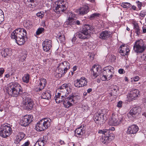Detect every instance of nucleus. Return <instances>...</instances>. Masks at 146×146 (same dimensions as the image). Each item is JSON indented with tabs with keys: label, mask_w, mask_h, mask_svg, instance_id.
I'll return each mask as SVG.
<instances>
[{
	"label": "nucleus",
	"mask_w": 146,
	"mask_h": 146,
	"mask_svg": "<svg viewBox=\"0 0 146 146\" xmlns=\"http://www.w3.org/2000/svg\"><path fill=\"white\" fill-rule=\"evenodd\" d=\"M104 114L102 113L96 114L94 119L97 124L101 125L103 124L104 121Z\"/></svg>",
	"instance_id": "obj_17"
},
{
	"label": "nucleus",
	"mask_w": 146,
	"mask_h": 146,
	"mask_svg": "<svg viewBox=\"0 0 146 146\" xmlns=\"http://www.w3.org/2000/svg\"><path fill=\"white\" fill-rule=\"evenodd\" d=\"M51 96L49 91H46L43 92L41 96L42 98L49 100L51 98Z\"/></svg>",
	"instance_id": "obj_32"
},
{
	"label": "nucleus",
	"mask_w": 146,
	"mask_h": 146,
	"mask_svg": "<svg viewBox=\"0 0 146 146\" xmlns=\"http://www.w3.org/2000/svg\"><path fill=\"white\" fill-rule=\"evenodd\" d=\"M27 56V53L26 52L20 54L19 56L20 60L22 62L24 61L26 58Z\"/></svg>",
	"instance_id": "obj_35"
},
{
	"label": "nucleus",
	"mask_w": 146,
	"mask_h": 146,
	"mask_svg": "<svg viewBox=\"0 0 146 146\" xmlns=\"http://www.w3.org/2000/svg\"><path fill=\"white\" fill-rule=\"evenodd\" d=\"M89 56L91 60H93L94 59V55L93 54H89Z\"/></svg>",
	"instance_id": "obj_54"
},
{
	"label": "nucleus",
	"mask_w": 146,
	"mask_h": 146,
	"mask_svg": "<svg viewBox=\"0 0 146 146\" xmlns=\"http://www.w3.org/2000/svg\"><path fill=\"white\" fill-rule=\"evenodd\" d=\"M111 60L112 61H114L115 59V57L113 55H111Z\"/></svg>",
	"instance_id": "obj_57"
},
{
	"label": "nucleus",
	"mask_w": 146,
	"mask_h": 146,
	"mask_svg": "<svg viewBox=\"0 0 146 146\" xmlns=\"http://www.w3.org/2000/svg\"><path fill=\"white\" fill-rule=\"evenodd\" d=\"M68 14L69 16V17H72L73 18V17H75V14L71 12L69 13Z\"/></svg>",
	"instance_id": "obj_52"
},
{
	"label": "nucleus",
	"mask_w": 146,
	"mask_h": 146,
	"mask_svg": "<svg viewBox=\"0 0 146 146\" xmlns=\"http://www.w3.org/2000/svg\"><path fill=\"white\" fill-rule=\"evenodd\" d=\"M77 68V67L76 66H73V68H72L73 70V71L74 72V71H75L76 70Z\"/></svg>",
	"instance_id": "obj_61"
},
{
	"label": "nucleus",
	"mask_w": 146,
	"mask_h": 146,
	"mask_svg": "<svg viewBox=\"0 0 146 146\" xmlns=\"http://www.w3.org/2000/svg\"><path fill=\"white\" fill-rule=\"evenodd\" d=\"M143 32V33H146V25L143 26L142 28Z\"/></svg>",
	"instance_id": "obj_56"
},
{
	"label": "nucleus",
	"mask_w": 146,
	"mask_h": 146,
	"mask_svg": "<svg viewBox=\"0 0 146 146\" xmlns=\"http://www.w3.org/2000/svg\"><path fill=\"white\" fill-rule=\"evenodd\" d=\"M114 139L113 135L112 134H108V135L105 136L104 137H102L100 138L101 141L106 144L109 143L112 140Z\"/></svg>",
	"instance_id": "obj_21"
},
{
	"label": "nucleus",
	"mask_w": 146,
	"mask_h": 146,
	"mask_svg": "<svg viewBox=\"0 0 146 146\" xmlns=\"http://www.w3.org/2000/svg\"><path fill=\"white\" fill-rule=\"evenodd\" d=\"M139 129V127L137 125L133 124L128 127L126 133L127 135L134 134L137 133Z\"/></svg>",
	"instance_id": "obj_20"
},
{
	"label": "nucleus",
	"mask_w": 146,
	"mask_h": 146,
	"mask_svg": "<svg viewBox=\"0 0 146 146\" xmlns=\"http://www.w3.org/2000/svg\"><path fill=\"white\" fill-rule=\"evenodd\" d=\"M118 72L120 74H122L125 73V71L123 69L120 68L118 70Z\"/></svg>",
	"instance_id": "obj_50"
},
{
	"label": "nucleus",
	"mask_w": 146,
	"mask_h": 146,
	"mask_svg": "<svg viewBox=\"0 0 146 146\" xmlns=\"http://www.w3.org/2000/svg\"><path fill=\"white\" fill-rule=\"evenodd\" d=\"M121 115H118L116 113H113L111 118L109 121L110 125L117 126L120 124L122 121V119Z\"/></svg>",
	"instance_id": "obj_11"
},
{
	"label": "nucleus",
	"mask_w": 146,
	"mask_h": 146,
	"mask_svg": "<svg viewBox=\"0 0 146 146\" xmlns=\"http://www.w3.org/2000/svg\"><path fill=\"white\" fill-rule=\"evenodd\" d=\"M58 40L60 41V43H64L65 41L64 36V35H61L59 36Z\"/></svg>",
	"instance_id": "obj_43"
},
{
	"label": "nucleus",
	"mask_w": 146,
	"mask_h": 146,
	"mask_svg": "<svg viewBox=\"0 0 146 146\" xmlns=\"http://www.w3.org/2000/svg\"><path fill=\"white\" fill-rule=\"evenodd\" d=\"M114 74V68L110 66H106L104 68L103 75L100 76V78L102 81L110 80Z\"/></svg>",
	"instance_id": "obj_3"
},
{
	"label": "nucleus",
	"mask_w": 146,
	"mask_h": 146,
	"mask_svg": "<svg viewBox=\"0 0 146 146\" xmlns=\"http://www.w3.org/2000/svg\"><path fill=\"white\" fill-rule=\"evenodd\" d=\"M22 106L26 110H29L32 109L33 106V100L28 93H25L23 95Z\"/></svg>",
	"instance_id": "obj_5"
},
{
	"label": "nucleus",
	"mask_w": 146,
	"mask_h": 146,
	"mask_svg": "<svg viewBox=\"0 0 146 146\" xmlns=\"http://www.w3.org/2000/svg\"><path fill=\"white\" fill-rule=\"evenodd\" d=\"M85 132V128L84 126H82V125L76 129L75 135L76 136H78L77 135H83Z\"/></svg>",
	"instance_id": "obj_25"
},
{
	"label": "nucleus",
	"mask_w": 146,
	"mask_h": 146,
	"mask_svg": "<svg viewBox=\"0 0 146 146\" xmlns=\"http://www.w3.org/2000/svg\"><path fill=\"white\" fill-rule=\"evenodd\" d=\"M89 7L87 5L83 6L79 9V14L84 15L87 14L89 11Z\"/></svg>",
	"instance_id": "obj_26"
},
{
	"label": "nucleus",
	"mask_w": 146,
	"mask_h": 146,
	"mask_svg": "<svg viewBox=\"0 0 146 146\" xmlns=\"http://www.w3.org/2000/svg\"><path fill=\"white\" fill-rule=\"evenodd\" d=\"M76 38L75 37H73L72 39V41L73 43H74L76 40Z\"/></svg>",
	"instance_id": "obj_59"
},
{
	"label": "nucleus",
	"mask_w": 146,
	"mask_h": 146,
	"mask_svg": "<svg viewBox=\"0 0 146 146\" xmlns=\"http://www.w3.org/2000/svg\"><path fill=\"white\" fill-rule=\"evenodd\" d=\"M27 32L23 28H19L14 31L12 33L11 37L15 39L17 44L19 45L24 44L25 42Z\"/></svg>",
	"instance_id": "obj_1"
},
{
	"label": "nucleus",
	"mask_w": 146,
	"mask_h": 146,
	"mask_svg": "<svg viewBox=\"0 0 146 146\" xmlns=\"http://www.w3.org/2000/svg\"><path fill=\"white\" fill-rule=\"evenodd\" d=\"M101 70V68L100 65H95L92 67L91 74L93 79L96 78L99 75Z\"/></svg>",
	"instance_id": "obj_18"
},
{
	"label": "nucleus",
	"mask_w": 146,
	"mask_h": 146,
	"mask_svg": "<svg viewBox=\"0 0 146 146\" xmlns=\"http://www.w3.org/2000/svg\"><path fill=\"white\" fill-rule=\"evenodd\" d=\"M46 143L45 140L40 139L36 142L34 146H44Z\"/></svg>",
	"instance_id": "obj_34"
},
{
	"label": "nucleus",
	"mask_w": 146,
	"mask_h": 146,
	"mask_svg": "<svg viewBox=\"0 0 146 146\" xmlns=\"http://www.w3.org/2000/svg\"><path fill=\"white\" fill-rule=\"evenodd\" d=\"M4 20V15L3 11L0 9V24Z\"/></svg>",
	"instance_id": "obj_42"
},
{
	"label": "nucleus",
	"mask_w": 146,
	"mask_h": 146,
	"mask_svg": "<svg viewBox=\"0 0 146 146\" xmlns=\"http://www.w3.org/2000/svg\"><path fill=\"white\" fill-rule=\"evenodd\" d=\"M136 3L137 4V6L139 10H140L141 9V7L142 6V3L138 1H136Z\"/></svg>",
	"instance_id": "obj_48"
},
{
	"label": "nucleus",
	"mask_w": 146,
	"mask_h": 146,
	"mask_svg": "<svg viewBox=\"0 0 146 146\" xmlns=\"http://www.w3.org/2000/svg\"><path fill=\"white\" fill-rule=\"evenodd\" d=\"M21 87L20 84L17 82L9 84L6 88V92L12 96L17 97L22 92Z\"/></svg>",
	"instance_id": "obj_2"
},
{
	"label": "nucleus",
	"mask_w": 146,
	"mask_h": 146,
	"mask_svg": "<svg viewBox=\"0 0 146 146\" xmlns=\"http://www.w3.org/2000/svg\"><path fill=\"white\" fill-rule=\"evenodd\" d=\"M51 41L48 39L45 40L42 42L43 50L46 52L49 51L51 47Z\"/></svg>",
	"instance_id": "obj_22"
},
{
	"label": "nucleus",
	"mask_w": 146,
	"mask_h": 146,
	"mask_svg": "<svg viewBox=\"0 0 146 146\" xmlns=\"http://www.w3.org/2000/svg\"><path fill=\"white\" fill-rule=\"evenodd\" d=\"M127 116L130 120H133L135 117V115L134 114L131 113L130 112L127 114Z\"/></svg>",
	"instance_id": "obj_44"
},
{
	"label": "nucleus",
	"mask_w": 146,
	"mask_h": 146,
	"mask_svg": "<svg viewBox=\"0 0 146 146\" xmlns=\"http://www.w3.org/2000/svg\"><path fill=\"white\" fill-rule=\"evenodd\" d=\"M33 25L32 22L30 20H28L26 21L24 23V25L26 27H31Z\"/></svg>",
	"instance_id": "obj_40"
},
{
	"label": "nucleus",
	"mask_w": 146,
	"mask_h": 146,
	"mask_svg": "<svg viewBox=\"0 0 146 146\" xmlns=\"http://www.w3.org/2000/svg\"><path fill=\"white\" fill-rule=\"evenodd\" d=\"M29 6L33 8V7H35V5L34 4L33 5V4H32V3L30 4L29 5Z\"/></svg>",
	"instance_id": "obj_62"
},
{
	"label": "nucleus",
	"mask_w": 146,
	"mask_h": 146,
	"mask_svg": "<svg viewBox=\"0 0 146 146\" xmlns=\"http://www.w3.org/2000/svg\"><path fill=\"white\" fill-rule=\"evenodd\" d=\"M92 91V88H89L87 90V92L88 93H89L91 92Z\"/></svg>",
	"instance_id": "obj_63"
},
{
	"label": "nucleus",
	"mask_w": 146,
	"mask_h": 146,
	"mask_svg": "<svg viewBox=\"0 0 146 146\" xmlns=\"http://www.w3.org/2000/svg\"><path fill=\"white\" fill-rule=\"evenodd\" d=\"M122 102L121 101H119L118 102L117 105V106L118 107L120 108L122 106Z\"/></svg>",
	"instance_id": "obj_53"
},
{
	"label": "nucleus",
	"mask_w": 146,
	"mask_h": 146,
	"mask_svg": "<svg viewBox=\"0 0 146 146\" xmlns=\"http://www.w3.org/2000/svg\"><path fill=\"white\" fill-rule=\"evenodd\" d=\"M1 54L2 56L6 57L7 56H11L12 54V50L11 48H7L2 50Z\"/></svg>",
	"instance_id": "obj_27"
},
{
	"label": "nucleus",
	"mask_w": 146,
	"mask_h": 146,
	"mask_svg": "<svg viewBox=\"0 0 146 146\" xmlns=\"http://www.w3.org/2000/svg\"><path fill=\"white\" fill-rule=\"evenodd\" d=\"M56 102L57 103H59L62 102H63L65 98V97H61L60 95L56 93V95L54 98Z\"/></svg>",
	"instance_id": "obj_30"
},
{
	"label": "nucleus",
	"mask_w": 146,
	"mask_h": 146,
	"mask_svg": "<svg viewBox=\"0 0 146 146\" xmlns=\"http://www.w3.org/2000/svg\"><path fill=\"white\" fill-rule=\"evenodd\" d=\"M44 29L43 28H38L36 32V35H38L42 33L44 31Z\"/></svg>",
	"instance_id": "obj_45"
},
{
	"label": "nucleus",
	"mask_w": 146,
	"mask_h": 146,
	"mask_svg": "<svg viewBox=\"0 0 146 146\" xmlns=\"http://www.w3.org/2000/svg\"><path fill=\"white\" fill-rule=\"evenodd\" d=\"M134 29L135 32L138 35L140 33V29L138 25L137 24H134Z\"/></svg>",
	"instance_id": "obj_36"
},
{
	"label": "nucleus",
	"mask_w": 146,
	"mask_h": 146,
	"mask_svg": "<svg viewBox=\"0 0 146 146\" xmlns=\"http://www.w3.org/2000/svg\"><path fill=\"white\" fill-rule=\"evenodd\" d=\"M145 46H144L143 42L141 40L136 41L133 46V49L135 52L138 53L143 52L145 50Z\"/></svg>",
	"instance_id": "obj_12"
},
{
	"label": "nucleus",
	"mask_w": 146,
	"mask_h": 146,
	"mask_svg": "<svg viewBox=\"0 0 146 146\" xmlns=\"http://www.w3.org/2000/svg\"><path fill=\"white\" fill-rule=\"evenodd\" d=\"M140 111V109L139 107H134L130 111V113L134 114L135 115L137 113H139Z\"/></svg>",
	"instance_id": "obj_33"
},
{
	"label": "nucleus",
	"mask_w": 146,
	"mask_h": 146,
	"mask_svg": "<svg viewBox=\"0 0 146 146\" xmlns=\"http://www.w3.org/2000/svg\"><path fill=\"white\" fill-rule=\"evenodd\" d=\"M65 24L73 27L75 25V20L72 17H69L65 23Z\"/></svg>",
	"instance_id": "obj_31"
},
{
	"label": "nucleus",
	"mask_w": 146,
	"mask_h": 146,
	"mask_svg": "<svg viewBox=\"0 0 146 146\" xmlns=\"http://www.w3.org/2000/svg\"><path fill=\"white\" fill-rule=\"evenodd\" d=\"M75 25L76 24L78 25H80V22L78 20H75Z\"/></svg>",
	"instance_id": "obj_58"
},
{
	"label": "nucleus",
	"mask_w": 146,
	"mask_h": 146,
	"mask_svg": "<svg viewBox=\"0 0 146 146\" xmlns=\"http://www.w3.org/2000/svg\"><path fill=\"white\" fill-rule=\"evenodd\" d=\"M46 84V81L45 79L43 78H41L39 82V85H38L40 86L39 88V91H40L43 89L45 87Z\"/></svg>",
	"instance_id": "obj_29"
},
{
	"label": "nucleus",
	"mask_w": 146,
	"mask_h": 146,
	"mask_svg": "<svg viewBox=\"0 0 146 146\" xmlns=\"http://www.w3.org/2000/svg\"><path fill=\"white\" fill-rule=\"evenodd\" d=\"M130 51L129 46H125L124 45H122L120 46V53L123 56H124L127 55Z\"/></svg>",
	"instance_id": "obj_24"
},
{
	"label": "nucleus",
	"mask_w": 146,
	"mask_h": 146,
	"mask_svg": "<svg viewBox=\"0 0 146 146\" xmlns=\"http://www.w3.org/2000/svg\"><path fill=\"white\" fill-rule=\"evenodd\" d=\"M65 2L61 0H58L53 3V7L54 11L57 13H61L66 9L65 5Z\"/></svg>",
	"instance_id": "obj_9"
},
{
	"label": "nucleus",
	"mask_w": 146,
	"mask_h": 146,
	"mask_svg": "<svg viewBox=\"0 0 146 146\" xmlns=\"http://www.w3.org/2000/svg\"><path fill=\"white\" fill-rule=\"evenodd\" d=\"M5 70L3 68L0 69V77L3 76V75L4 72Z\"/></svg>",
	"instance_id": "obj_49"
},
{
	"label": "nucleus",
	"mask_w": 146,
	"mask_h": 146,
	"mask_svg": "<svg viewBox=\"0 0 146 146\" xmlns=\"http://www.w3.org/2000/svg\"><path fill=\"white\" fill-rule=\"evenodd\" d=\"M12 130L9 124L5 123L1 125L0 128V135L3 138L9 136L12 133Z\"/></svg>",
	"instance_id": "obj_7"
},
{
	"label": "nucleus",
	"mask_w": 146,
	"mask_h": 146,
	"mask_svg": "<svg viewBox=\"0 0 146 146\" xmlns=\"http://www.w3.org/2000/svg\"><path fill=\"white\" fill-rule=\"evenodd\" d=\"M118 88L116 85L112 86L111 88V92L107 95V99L109 101H112L111 98L113 96H116L117 95V91Z\"/></svg>",
	"instance_id": "obj_19"
},
{
	"label": "nucleus",
	"mask_w": 146,
	"mask_h": 146,
	"mask_svg": "<svg viewBox=\"0 0 146 146\" xmlns=\"http://www.w3.org/2000/svg\"><path fill=\"white\" fill-rule=\"evenodd\" d=\"M109 130L107 129L102 130H99L98 131V133H99L105 135H107V133L109 132Z\"/></svg>",
	"instance_id": "obj_41"
},
{
	"label": "nucleus",
	"mask_w": 146,
	"mask_h": 146,
	"mask_svg": "<svg viewBox=\"0 0 146 146\" xmlns=\"http://www.w3.org/2000/svg\"><path fill=\"white\" fill-rule=\"evenodd\" d=\"M47 59H44L43 60V64H45L47 62V61L48 60Z\"/></svg>",
	"instance_id": "obj_64"
},
{
	"label": "nucleus",
	"mask_w": 146,
	"mask_h": 146,
	"mask_svg": "<svg viewBox=\"0 0 146 146\" xmlns=\"http://www.w3.org/2000/svg\"><path fill=\"white\" fill-rule=\"evenodd\" d=\"M25 136V134L22 132H19L17 135L14 143H17L19 142Z\"/></svg>",
	"instance_id": "obj_28"
},
{
	"label": "nucleus",
	"mask_w": 146,
	"mask_h": 146,
	"mask_svg": "<svg viewBox=\"0 0 146 146\" xmlns=\"http://www.w3.org/2000/svg\"><path fill=\"white\" fill-rule=\"evenodd\" d=\"M29 75L28 74L25 75L22 78L23 81L26 83H28L29 81Z\"/></svg>",
	"instance_id": "obj_37"
},
{
	"label": "nucleus",
	"mask_w": 146,
	"mask_h": 146,
	"mask_svg": "<svg viewBox=\"0 0 146 146\" xmlns=\"http://www.w3.org/2000/svg\"><path fill=\"white\" fill-rule=\"evenodd\" d=\"M30 144V142L29 141H27L25 142L23 145V146H28Z\"/></svg>",
	"instance_id": "obj_55"
},
{
	"label": "nucleus",
	"mask_w": 146,
	"mask_h": 146,
	"mask_svg": "<svg viewBox=\"0 0 146 146\" xmlns=\"http://www.w3.org/2000/svg\"><path fill=\"white\" fill-rule=\"evenodd\" d=\"M83 110L85 111H87L88 110L89 107L87 106H85L82 107Z\"/></svg>",
	"instance_id": "obj_51"
},
{
	"label": "nucleus",
	"mask_w": 146,
	"mask_h": 146,
	"mask_svg": "<svg viewBox=\"0 0 146 146\" xmlns=\"http://www.w3.org/2000/svg\"><path fill=\"white\" fill-rule=\"evenodd\" d=\"M33 119V116L31 115H26L20 119V123L22 126L25 127L30 123Z\"/></svg>",
	"instance_id": "obj_14"
},
{
	"label": "nucleus",
	"mask_w": 146,
	"mask_h": 146,
	"mask_svg": "<svg viewBox=\"0 0 146 146\" xmlns=\"http://www.w3.org/2000/svg\"><path fill=\"white\" fill-rule=\"evenodd\" d=\"M76 97L72 95L70 96L65 98L63 101V104L65 108H68L72 106L75 103V99Z\"/></svg>",
	"instance_id": "obj_13"
},
{
	"label": "nucleus",
	"mask_w": 146,
	"mask_h": 146,
	"mask_svg": "<svg viewBox=\"0 0 146 146\" xmlns=\"http://www.w3.org/2000/svg\"><path fill=\"white\" fill-rule=\"evenodd\" d=\"M111 33L110 31H105L100 34L99 37L101 39L107 40L111 36Z\"/></svg>",
	"instance_id": "obj_23"
},
{
	"label": "nucleus",
	"mask_w": 146,
	"mask_h": 146,
	"mask_svg": "<svg viewBox=\"0 0 146 146\" xmlns=\"http://www.w3.org/2000/svg\"><path fill=\"white\" fill-rule=\"evenodd\" d=\"M70 68V64L67 61H64L60 63L56 71V73L58 74V77H62Z\"/></svg>",
	"instance_id": "obj_6"
},
{
	"label": "nucleus",
	"mask_w": 146,
	"mask_h": 146,
	"mask_svg": "<svg viewBox=\"0 0 146 146\" xmlns=\"http://www.w3.org/2000/svg\"><path fill=\"white\" fill-rule=\"evenodd\" d=\"M140 94V92L137 89H134L130 91L127 95V98L129 101L135 100Z\"/></svg>",
	"instance_id": "obj_16"
},
{
	"label": "nucleus",
	"mask_w": 146,
	"mask_h": 146,
	"mask_svg": "<svg viewBox=\"0 0 146 146\" xmlns=\"http://www.w3.org/2000/svg\"><path fill=\"white\" fill-rule=\"evenodd\" d=\"M91 30L89 25H86L83 28L82 31L78 32L77 36L80 38L85 39L88 38L90 36Z\"/></svg>",
	"instance_id": "obj_8"
},
{
	"label": "nucleus",
	"mask_w": 146,
	"mask_h": 146,
	"mask_svg": "<svg viewBox=\"0 0 146 146\" xmlns=\"http://www.w3.org/2000/svg\"><path fill=\"white\" fill-rule=\"evenodd\" d=\"M139 77L137 76H136L135 77L131 78V82H135L139 80Z\"/></svg>",
	"instance_id": "obj_46"
},
{
	"label": "nucleus",
	"mask_w": 146,
	"mask_h": 146,
	"mask_svg": "<svg viewBox=\"0 0 146 146\" xmlns=\"http://www.w3.org/2000/svg\"><path fill=\"white\" fill-rule=\"evenodd\" d=\"M44 15V12L41 11L38 13L36 14V16L40 18L43 17Z\"/></svg>",
	"instance_id": "obj_47"
},
{
	"label": "nucleus",
	"mask_w": 146,
	"mask_h": 146,
	"mask_svg": "<svg viewBox=\"0 0 146 146\" xmlns=\"http://www.w3.org/2000/svg\"><path fill=\"white\" fill-rule=\"evenodd\" d=\"M51 119L48 118L40 120L36 124V129L38 131H42L47 129L50 125Z\"/></svg>",
	"instance_id": "obj_4"
},
{
	"label": "nucleus",
	"mask_w": 146,
	"mask_h": 146,
	"mask_svg": "<svg viewBox=\"0 0 146 146\" xmlns=\"http://www.w3.org/2000/svg\"><path fill=\"white\" fill-rule=\"evenodd\" d=\"M131 9H132L134 10H136V7L134 5H132Z\"/></svg>",
	"instance_id": "obj_60"
},
{
	"label": "nucleus",
	"mask_w": 146,
	"mask_h": 146,
	"mask_svg": "<svg viewBox=\"0 0 146 146\" xmlns=\"http://www.w3.org/2000/svg\"><path fill=\"white\" fill-rule=\"evenodd\" d=\"M71 92L70 88L67 84H63L56 91V94L60 95L61 97H66Z\"/></svg>",
	"instance_id": "obj_10"
},
{
	"label": "nucleus",
	"mask_w": 146,
	"mask_h": 146,
	"mask_svg": "<svg viewBox=\"0 0 146 146\" xmlns=\"http://www.w3.org/2000/svg\"><path fill=\"white\" fill-rule=\"evenodd\" d=\"M100 15L99 13H93L90 15L89 18L90 20L94 19L95 18L99 17Z\"/></svg>",
	"instance_id": "obj_38"
},
{
	"label": "nucleus",
	"mask_w": 146,
	"mask_h": 146,
	"mask_svg": "<svg viewBox=\"0 0 146 146\" xmlns=\"http://www.w3.org/2000/svg\"><path fill=\"white\" fill-rule=\"evenodd\" d=\"M87 81L84 77H82L79 80H76L74 81V86L78 88L83 87L87 85Z\"/></svg>",
	"instance_id": "obj_15"
},
{
	"label": "nucleus",
	"mask_w": 146,
	"mask_h": 146,
	"mask_svg": "<svg viewBox=\"0 0 146 146\" xmlns=\"http://www.w3.org/2000/svg\"><path fill=\"white\" fill-rule=\"evenodd\" d=\"M121 6L124 8H128L131 6V5L130 3L127 2L122 3L121 4Z\"/></svg>",
	"instance_id": "obj_39"
}]
</instances>
